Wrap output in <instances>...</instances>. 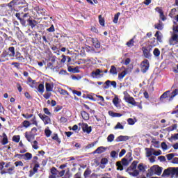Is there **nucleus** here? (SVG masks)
<instances>
[{"label": "nucleus", "mask_w": 178, "mask_h": 178, "mask_svg": "<svg viewBox=\"0 0 178 178\" xmlns=\"http://www.w3.org/2000/svg\"><path fill=\"white\" fill-rule=\"evenodd\" d=\"M175 176H178V168L170 167L162 174V177H175Z\"/></svg>", "instance_id": "1"}, {"label": "nucleus", "mask_w": 178, "mask_h": 178, "mask_svg": "<svg viewBox=\"0 0 178 178\" xmlns=\"http://www.w3.org/2000/svg\"><path fill=\"white\" fill-rule=\"evenodd\" d=\"M138 163V161H133L130 167L127 169V172L130 176H134V177H136L140 175L138 170H136L137 168Z\"/></svg>", "instance_id": "2"}, {"label": "nucleus", "mask_w": 178, "mask_h": 178, "mask_svg": "<svg viewBox=\"0 0 178 178\" xmlns=\"http://www.w3.org/2000/svg\"><path fill=\"white\" fill-rule=\"evenodd\" d=\"M162 173V168L158 165H154L149 170L147 176H152L154 175H157V176H161Z\"/></svg>", "instance_id": "3"}, {"label": "nucleus", "mask_w": 178, "mask_h": 178, "mask_svg": "<svg viewBox=\"0 0 178 178\" xmlns=\"http://www.w3.org/2000/svg\"><path fill=\"white\" fill-rule=\"evenodd\" d=\"M123 94H124V99L125 102H127L131 105H134V106L137 105V102H136V100H134V98L131 97L130 95H129V92H127V91H124Z\"/></svg>", "instance_id": "4"}, {"label": "nucleus", "mask_w": 178, "mask_h": 178, "mask_svg": "<svg viewBox=\"0 0 178 178\" xmlns=\"http://www.w3.org/2000/svg\"><path fill=\"white\" fill-rule=\"evenodd\" d=\"M148 69H149V62L148 60H145L140 63V70L143 73H147Z\"/></svg>", "instance_id": "5"}, {"label": "nucleus", "mask_w": 178, "mask_h": 178, "mask_svg": "<svg viewBox=\"0 0 178 178\" xmlns=\"http://www.w3.org/2000/svg\"><path fill=\"white\" fill-rule=\"evenodd\" d=\"M24 3H26L25 0H13L8 4V6L12 9L14 5H24Z\"/></svg>", "instance_id": "6"}, {"label": "nucleus", "mask_w": 178, "mask_h": 178, "mask_svg": "<svg viewBox=\"0 0 178 178\" xmlns=\"http://www.w3.org/2000/svg\"><path fill=\"white\" fill-rule=\"evenodd\" d=\"M38 116H39V118H40V119L42 120V122H44V124H50L51 118L49 117H48L46 115L42 114V113H39Z\"/></svg>", "instance_id": "7"}, {"label": "nucleus", "mask_w": 178, "mask_h": 178, "mask_svg": "<svg viewBox=\"0 0 178 178\" xmlns=\"http://www.w3.org/2000/svg\"><path fill=\"white\" fill-rule=\"evenodd\" d=\"M79 126L82 127V130L84 131V133H88V134H90V132L92 130L91 127H88V124L86 123H79Z\"/></svg>", "instance_id": "8"}, {"label": "nucleus", "mask_w": 178, "mask_h": 178, "mask_svg": "<svg viewBox=\"0 0 178 178\" xmlns=\"http://www.w3.org/2000/svg\"><path fill=\"white\" fill-rule=\"evenodd\" d=\"M17 156H21L22 159H24V161H30V159L33 158V154L31 153H26L24 154H17Z\"/></svg>", "instance_id": "9"}, {"label": "nucleus", "mask_w": 178, "mask_h": 178, "mask_svg": "<svg viewBox=\"0 0 178 178\" xmlns=\"http://www.w3.org/2000/svg\"><path fill=\"white\" fill-rule=\"evenodd\" d=\"M113 103L115 107L118 108V109H120V99L118 97V95H115L114 99H113Z\"/></svg>", "instance_id": "10"}, {"label": "nucleus", "mask_w": 178, "mask_h": 178, "mask_svg": "<svg viewBox=\"0 0 178 178\" xmlns=\"http://www.w3.org/2000/svg\"><path fill=\"white\" fill-rule=\"evenodd\" d=\"M155 10H156V12H158V13H159L160 19H161V20L165 22V20H166V17H165V15H163V11L162 10V8L156 7L155 8Z\"/></svg>", "instance_id": "11"}, {"label": "nucleus", "mask_w": 178, "mask_h": 178, "mask_svg": "<svg viewBox=\"0 0 178 178\" xmlns=\"http://www.w3.org/2000/svg\"><path fill=\"white\" fill-rule=\"evenodd\" d=\"M105 84L106 86H104V88L106 90H108V88H109L110 84L113 87V88H116V86H117L116 81H111L110 80H107L105 82Z\"/></svg>", "instance_id": "12"}, {"label": "nucleus", "mask_w": 178, "mask_h": 178, "mask_svg": "<svg viewBox=\"0 0 178 178\" xmlns=\"http://www.w3.org/2000/svg\"><path fill=\"white\" fill-rule=\"evenodd\" d=\"M101 73H102V71L99 69H97L95 71L92 72L91 76L93 77V79H97L101 76Z\"/></svg>", "instance_id": "13"}, {"label": "nucleus", "mask_w": 178, "mask_h": 178, "mask_svg": "<svg viewBox=\"0 0 178 178\" xmlns=\"http://www.w3.org/2000/svg\"><path fill=\"white\" fill-rule=\"evenodd\" d=\"M35 137V136L32 135L31 134H29V132L25 133V138H26L27 141H29V143H32Z\"/></svg>", "instance_id": "14"}, {"label": "nucleus", "mask_w": 178, "mask_h": 178, "mask_svg": "<svg viewBox=\"0 0 178 178\" xmlns=\"http://www.w3.org/2000/svg\"><path fill=\"white\" fill-rule=\"evenodd\" d=\"M143 55L145 58H151V52L146 47H143Z\"/></svg>", "instance_id": "15"}, {"label": "nucleus", "mask_w": 178, "mask_h": 178, "mask_svg": "<svg viewBox=\"0 0 178 178\" xmlns=\"http://www.w3.org/2000/svg\"><path fill=\"white\" fill-rule=\"evenodd\" d=\"M154 37H156L159 42H162V38H163V35H162V33L160 31H156L154 35Z\"/></svg>", "instance_id": "16"}, {"label": "nucleus", "mask_w": 178, "mask_h": 178, "mask_svg": "<svg viewBox=\"0 0 178 178\" xmlns=\"http://www.w3.org/2000/svg\"><path fill=\"white\" fill-rule=\"evenodd\" d=\"M28 83L29 84L30 87H31V88H34L35 84H37V82L35 81V80H33V79L29 77Z\"/></svg>", "instance_id": "17"}, {"label": "nucleus", "mask_w": 178, "mask_h": 178, "mask_svg": "<svg viewBox=\"0 0 178 178\" xmlns=\"http://www.w3.org/2000/svg\"><path fill=\"white\" fill-rule=\"evenodd\" d=\"M129 137L127 136H120L117 138L116 141L120 142V141H127L129 140Z\"/></svg>", "instance_id": "18"}, {"label": "nucleus", "mask_w": 178, "mask_h": 178, "mask_svg": "<svg viewBox=\"0 0 178 178\" xmlns=\"http://www.w3.org/2000/svg\"><path fill=\"white\" fill-rule=\"evenodd\" d=\"M91 41L94 45L95 47L96 48H99L101 47V44H99V42H98V39L97 38H92Z\"/></svg>", "instance_id": "19"}, {"label": "nucleus", "mask_w": 178, "mask_h": 178, "mask_svg": "<svg viewBox=\"0 0 178 178\" xmlns=\"http://www.w3.org/2000/svg\"><path fill=\"white\" fill-rule=\"evenodd\" d=\"M145 151H146V156L147 158H149V156H152V155H154V149L146 148Z\"/></svg>", "instance_id": "20"}, {"label": "nucleus", "mask_w": 178, "mask_h": 178, "mask_svg": "<svg viewBox=\"0 0 178 178\" xmlns=\"http://www.w3.org/2000/svg\"><path fill=\"white\" fill-rule=\"evenodd\" d=\"M106 150V148H105L104 147H98L95 151V154H102V152H105V151Z\"/></svg>", "instance_id": "21"}, {"label": "nucleus", "mask_w": 178, "mask_h": 178, "mask_svg": "<svg viewBox=\"0 0 178 178\" xmlns=\"http://www.w3.org/2000/svg\"><path fill=\"white\" fill-rule=\"evenodd\" d=\"M45 87L47 92H51L54 90V85H51V83H46Z\"/></svg>", "instance_id": "22"}, {"label": "nucleus", "mask_w": 178, "mask_h": 178, "mask_svg": "<svg viewBox=\"0 0 178 178\" xmlns=\"http://www.w3.org/2000/svg\"><path fill=\"white\" fill-rule=\"evenodd\" d=\"M108 113L110 116H112V118H121V116H122V114L119 113H114L113 111H109Z\"/></svg>", "instance_id": "23"}, {"label": "nucleus", "mask_w": 178, "mask_h": 178, "mask_svg": "<svg viewBox=\"0 0 178 178\" xmlns=\"http://www.w3.org/2000/svg\"><path fill=\"white\" fill-rule=\"evenodd\" d=\"M81 115L83 120H88V119H90V115H88V113L86 111H83L81 113Z\"/></svg>", "instance_id": "24"}, {"label": "nucleus", "mask_w": 178, "mask_h": 178, "mask_svg": "<svg viewBox=\"0 0 178 178\" xmlns=\"http://www.w3.org/2000/svg\"><path fill=\"white\" fill-rule=\"evenodd\" d=\"M28 22L29 23V25L32 29H34V27H35L36 25L38 24V22H37V21L35 20L29 19Z\"/></svg>", "instance_id": "25"}, {"label": "nucleus", "mask_w": 178, "mask_h": 178, "mask_svg": "<svg viewBox=\"0 0 178 178\" xmlns=\"http://www.w3.org/2000/svg\"><path fill=\"white\" fill-rule=\"evenodd\" d=\"M115 130H123L124 129V127L122 123L118 122L117 124L114 127Z\"/></svg>", "instance_id": "26"}, {"label": "nucleus", "mask_w": 178, "mask_h": 178, "mask_svg": "<svg viewBox=\"0 0 178 178\" xmlns=\"http://www.w3.org/2000/svg\"><path fill=\"white\" fill-rule=\"evenodd\" d=\"M176 95H178V89H175L172 92V95H170L168 101H172V99H173V98H175V97H176Z\"/></svg>", "instance_id": "27"}, {"label": "nucleus", "mask_w": 178, "mask_h": 178, "mask_svg": "<svg viewBox=\"0 0 178 178\" xmlns=\"http://www.w3.org/2000/svg\"><path fill=\"white\" fill-rule=\"evenodd\" d=\"M126 74H127V72L126 71H122V72L118 74V79L120 80H123V78L125 77Z\"/></svg>", "instance_id": "28"}, {"label": "nucleus", "mask_w": 178, "mask_h": 178, "mask_svg": "<svg viewBox=\"0 0 178 178\" xmlns=\"http://www.w3.org/2000/svg\"><path fill=\"white\" fill-rule=\"evenodd\" d=\"M44 134L46 137H51V135L52 134V131L49 130V127H47L44 129Z\"/></svg>", "instance_id": "29"}, {"label": "nucleus", "mask_w": 178, "mask_h": 178, "mask_svg": "<svg viewBox=\"0 0 178 178\" xmlns=\"http://www.w3.org/2000/svg\"><path fill=\"white\" fill-rule=\"evenodd\" d=\"M169 94H170V91L168 90L166 92H165L161 97H160V99H165V98H168V97H169Z\"/></svg>", "instance_id": "30"}, {"label": "nucleus", "mask_w": 178, "mask_h": 178, "mask_svg": "<svg viewBox=\"0 0 178 178\" xmlns=\"http://www.w3.org/2000/svg\"><path fill=\"white\" fill-rule=\"evenodd\" d=\"M38 92H40V94H42L44 92V83L39 84L38 88Z\"/></svg>", "instance_id": "31"}, {"label": "nucleus", "mask_w": 178, "mask_h": 178, "mask_svg": "<svg viewBox=\"0 0 178 178\" xmlns=\"http://www.w3.org/2000/svg\"><path fill=\"white\" fill-rule=\"evenodd\" d=\"M110 73L111 74H115V75L118 74V70H116V67L112 65L110 69Z\"/></svg>", "instance_id": "32"}, {"label": "nucleus", "mask_w": 178, "mask_h": 178, "mask_svg": "<svg viewBox=\"0 0 178 178\" xmlns=\"http://www.w3.org/2000/svg\"><path fill=\"white\" fill-rule=\"evenodd\" d=\"M1 144L3 145H6V144H8V136L6 134H3V140L1 142Z\"/></svg>", "instance_id": "33"}, {"label": "nucleus", "mask_w": 178, "mask_h": 178, "mask_svg": "<svg viewBox=\"0 0 178 178\" xmlns=\"http://www.w3.org/2000/svg\"><path fill=\"white\" fill-rule=\"evenodd\" d=\"M31 124H34V126H36V127H38V122H37V119L35 118V116L32 117L31 120Z\"/></svg>", "instance_id": "34"}, {"label": "nucleus", "mask_w": 178, "mask_h": 178, "mask_svg": "<svg viewBox=\"0 0 178 178\" xmlns=\"http://www.w3.org/2000/svg\"><path fill=\"white\" fill-rule=\"evenodd\" d=\"M51 138L52 140H54L55 141L58 143V144H60V139L59 138V137H58V135L56 134H54L51 136Z\"/></svg>", "instance_id": "35"}, {"label": "nucleus", "mask_w": 178, "mask_h": 178, "mask_svg": "<svg viewBox=\"0 0 178 178\" xmlns=\"http://www.w3.org/2000/svg\"><path fill=\"white\" fill-rule=\"evenodd\" d=\"M58 173H59V171H58L55 167L51 168V175L58 177Z\"/></svg>", "instance_id": "36"}, {"label": "nucleus", "mask_w": 178, "mask_h": 178, "mask_svg": "<svg viewBox=\"0 0 178 178\" xmlns=\"http://www.w3.org/2000/svg\"><path fill=\"white\" fill-rule=\"evenodd\" d=\"M22 125L24 127H25V129H27L28 127H30V126H31V123H30V122L28 120H24L22 122Z\"/></svg>", "instance_id": "37"}, {"label": "nucleus", "mask_w": 178, "mask_h": 178, "mask_svg": "<svg viewBox=\"0 0 178 178\" xmlns=\"http://www.w3.org/2000/svg\"><path fill=\"white\" fill-rule=\"evenodd\" d=\"M32 147L34 149H38V142L37 140H34L33 142H31Z\"/></svg>", "instance_id": "38"}, {"label": "nucleus", "mask_w": 178, "mask_h": 178, "mask_svg": "<svg viewBox=\"0 0 178 178\" xmlns=\"http://www.w3.org/2000/svg\"><path fill=\"white\" fill-rule=\"evenodd\" d=\"M99 23L101 26H105V19H104L102 15H99Z\"/></svg>", "instance_id": "39"}, {"label": "nucleus", "mask_w": 178, "mask_h": 178, "mask_svg": "<svg viewBox=\"0 0 178 178\" xmlns=\"http://www.w3.org/2000/svg\"><path fill=\"white\" fill-rule=\"evenodd\" d=\"M129 48H131V47H134V39H131L129 42L126 44Z\"/></svg>", "instance_id": "40"}, {"label": "nucleus", "mask_w": 178, "mask_h": 178, "mask_svg": "<svg viewBox=\"0 0 178 178\" xmlns=\"http://www.w3.org/2000/svg\"><path fill=\"white\" fill-rule=\"evenodd\" d=\"M155 29H157V30H163V24L162 22H159V24L155 25Z\"/></svg>", "instance_id": "41"}, {"label": "nucleus", "mask_w": 178, "mask_h": 178, "mask_svg": "<svg viewBox=\"0 0 178 178\" xmlns=\"http://www.w3.org/2000/svg\"><path fill=\"white\" fill-rule=\"evenodd\" d=\"M8 51L9 52H10V54H9L10 56H15V47H11L8 48Z\"/></svg>", "instance_id": "42"}, {"label": "nucleus", "mask_w": 178, "mask_h": 178, "mask_svg": "<svg viewBox=\"0 0 178 178\" xmlns=\"http://www.w3.org/2000/svg\"><path fill=\"white\" fill-rule=\"evenodd\" d=\"M117 170H123V165H122V163L120 161H118L116 163Z\"/></svg>", "instance_id": "43"}, {"label": "nucleus", "mask_w": 178, "mask_h": 178, "mask_svg": "<svg viewBox=\"0 0 178 178\" xmlns=\"http://www.w3.org/2000/svg\"><path fill=\"white\" fill-rule=\"evenodd\" d=\"M113 140H115V135L113 134H110L108 137H107V141L108 143H112V141H113Z\"/></svg>", "instance_id": "44"}, {"label": "nucleus", "mask_w": 178, "mask_h": 178, "mask_svg": "<svg viewBox=\"0 0 178 178\" xmlns=\"http://www.w3.org/2000/svg\"><path fill=\"white\" fill-rule=\"evenodd\" d=\"M168 161H173V158H175V155L173 153H170L166 155Z\"/></svg>", "instance_id": "45"}, {"label": "nucleus", "mask_w": 178, "mask_h": 178, "mask_svg": "<svg viewBox=\"0 0 178 178\" xmlns=\"http://www.w3.org/2000/svg\"><path fill=\"white\" fill-rule=\"evenodd\" d=\"M37 131H38V130L37 129V128L35 127H33L32 128L30 134L32 135V136H34L35 137V136H37Z\"/></svg>", "instance_id": "46"}, {"label": "nucleus", "mask_w": 178, "mask_h": 178, "mask_svg": "<svg viewBox=\"0 0 178 178\" xmlns=\"http://www.w3.org/2000/svg\"><path fill=\"white\" fill-rule=\"evenodd\" d=\"M153 54L154 55V56H159V55H161V51L159 50L158 48L154 49Z\"/></svg>", "instance_id": "47"}, {"label": "nucleus", "mask_w": 178, "mask_h": 178, "mask_svg": "<svg viewBox=\"0 0 178 178\" xmlns=\"http://www.w3.org/2000/svg\"><path fill=\"white\" fill-rule=\"evenodd\" d=\"M13 141H14L15 143H19L20 141V136H14L13 137Z\"/></svg>", "instance_id": "48"}, {"label": "nucleus", "mask_w": 178, "mask_h": 178, "mask_svg": "<svg viewBox=\"0 0 178 178\" xmlns=\"http://www.w3.org/2000/svg\"><path fill=\"white\" fill-rule=\"evenodd\" d=\"M52 95V93L49 92H47L44 94L43 97L45 98V99H49V97Z\"/></svg>", "instance_id": "49"}, {"label": "nucleus", "mask_w": 178, "mask_h": 178, "mask_svg": "<svg viewBox=\"0 0 178 178\" xmlns=\"http://www.w3.org/2000/svg\"><path fill=\"white\" fill-rule=\"evenodd\" d=\"M119 16H120V13H117L114 16L113 23H118V21L119 20Z\"/></svg>", "instance_id": "50"}, {"label": "nucleus", "mask_w": 178, "mask_h": 178, "mask_svg": "<svg viewBox=\"0 0 178 178\" xmlns=\"http://www.w3.org/2000/svg\"><path fill=\"white\" fill-rule=\"evenodd\" d=\"M153 155H155V156L162 155V151H161L159 149L157 150V151H155V149H154Z\"/></svg>", "instance_id": "51"}, {"label": "nucleus", "mask_w": 178, "mask_h": 178, "mask_svg": "<svg viewBox=\"0 0 178 178\" xmlns=\"http://www.w3.org/2000/svg\"><path fill=\"white\" fill-rule=\"evenodd\" d=\"M66 172V170H63L62 171H58L57 174V177H62L63 176L65 175V173Z\"/></svg>", "instance_id": "52"}, {"label": "nucleus", "mask_w": 178, "mask_h": 178, "mask_svg": "<svg viewBox=\"0 0 178 178\" xmlns=\"http://www.w3.org/2000/svg\"><path fill=\"white\" fill-rule=\"evenodd\" d=\"M177 129V125L176 124H172L171 127H168V130L173 131V130Z\"/></svg>", "instance_id": "53"}, {"label": "nucleus", "mask_w": 178, "mask_h": 178, "mask_svg": "<svg viewBox=\"0 0 178 178\" xmlns=\"http://www.w3.org/2000/svg\"><path fill=\"white\" fill-rule=\"evenodd\" d=\"M14 170H15V166H11L7 170V173H8V175H12Z\"/></svg>", "instance_id": "54"}, {"label": "nucleus", "mask_w": 178, "mask_h": 178, "mask_svg": "<svg viewBox=\"0 0 178 178\" xmlns=\"http://www.w3.org/2000/svg\"><path fill=\"white\" fill-rule=\"evenodd\" d=\"M15 165L16 168H17L19 166H24V164L23 163V161H19L15 162Z\"/></svg>", "instance_id": "55"}, {"label": "nucleus", "mask_w": 178, "mask_h": 178, "mask_svg": "<svg viewBox=\"0 0 178 178\" xmlns=\"http://www.w3.org/2000/svg\"><path fill=\"white\" fill-rule=\"evenodd\" d=\"M138 169L140 172H144V171L145 170V168H144V165H143V163H140V164L138 165Z\"/></svg>", "instance_id": "56"}, {"label": "nucleus", "mask_w": 178, "mask_h": 178, "mask_svg": "<svg viewBox=\"0 0 178 178\" xmlns=\"http://www.w3.org/2000/svg\"><path fill=\"white\" fill-rule=\"evenodd\" d=\"M22 116L25 118V119H31L34 115H33V114H23Z\"/></svg>", "instance_id": "57"}, {"label": "nucleus", "mask_w": 178, "mask_h": 178, "mask_svg": "<svg viewBox=\"0 0 178 178\" xmlns=\"http://www.w3.org/2000/svg\"><path fill=\"white\" fill-rule=\"evenodd\" d=\"M127 122H128V124H130V126H133L134 124V123H136V122L134 121V120L133 118L128 119Z\"/></svg>", "instance_id": "58"}, {"label": "nucleus", "mask_w": 178, "mask_h": 178, "mask_svg": "<svg viewBox=\"0 0 178 178\" xmlns=\"http://www.w3.org/2000/svg\"><path fill=\"white\" fill-rule=\"evenodd\" d=\"M161 148H162V149L164 150V151H166V149H168V145H166V143L163 142V143H161Z\"/></svg>", "instance_id": "59"}, {"label": "nucleus", "mask_w": 178, "mask_h": 178, "mask_svg": "<svg viewBox=\"0 0 178 178\" xmlns=\"http://www.w3.org/2000/svg\"><path fill=\"white\" fill-rule=\"evenodd\" d=\"M122 165H124V166H127V165H129V161H127V159H122Z\"/></svg>", "instance_id": "60"}, {"label": "nucleus", "mask_w": 178, "mask_h": 178, "mask_svg": "<svg viewBox=\"0 0 178 178\" xmlns=\"http://www.w3.org/2000/svg\"><path fill=\"white\" fill-rule=\"evenodd\" d=\"M106 163H108V159H106V158L102 159L101 164L102 165H106Z\"/></svg>", "instance_id": "61"}, {"label": "nucleus", "mask_w": 178, "mask_h": 178, "mask_svg": "<svg viewBox=\"0 0 178 178\" xmlns=\"http://www.w3.org/2000/svg\"><path fill=\"white\" fill-rule=\"evenodd\" d=\"M124 154H126V149H122L119 154L120 158H122V156H123V155H124Z\"/></svg>", "instance_id": "62"}, {"label": "nucleus", "mask_w": 178, "mask_h": 178, "mask_svg": "<svg viewBox=\"0 0 178 178\" xmlns=\"http://www.w3.org/2000/svg\"><path fill=\"white\" fill-rule=\"evenodd\" d=\"M170 138H171V140H178V134L172 135Z\"/></svg>", "instance_id": "63"}, {"label": "nucleus", "mask_w": 178, "mask_h": 178, "mask_svg": "<svg viewBox=\"0 0 178 178\" xmlns=\"http://www.w3.org/2000/svg\"><path fill=\"white\" fill-rule=\"evenodd\" d=\"M171 163H175L178 165V158L175 157L174 159H172V160L171 161Z\"/></svg>", "instance_id": "64"}]
</instances>
